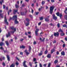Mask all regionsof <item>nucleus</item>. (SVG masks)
<instances>
[{
	"instance_id": "obj_1",
	"label": "nucleus",
	"mask_w": 67,
	"mask_h": 67,
	"mask_svg": "<svg viewBox=\"0 0 67 67\" xmlns=\"http://www.w3.org/2000/svg\"><path fill=\"white\" fill-rule=\"evenodd\" d=\"M17 16L16 15H15L13 16V20H15V24H18V23H19V21H17Z\"/></svg>"
},
{
	"instance_id": "obj_2",
	"label": "nucleus",
	"mask_w": 67,
	"mask_h": 67,
	"mask_svg": "<svg viewBox=\"0 0 67 67\" xmlns=\"http://www.w3.org/2000/svg\"><path fill=\"white\" fill-rule=\"evenodd\" d=\"M54 6H52L50 7V14H52V13H53V10L54 9Z\"/></svg>"
},
{
	"instance_id": "obj_3",
	"label": "nucleus",
	"mask_w": 67,
	"mask_h": 67,
	"mask_svg": "<svg viewBox=\"0 0 67 67\" xmlns=\"http://www.w3.org/2000/svg\"><path fill=\"white\" fill-rule=\"evenodd\" d=\"M4 22L7 25H8V22L7 21V19L6 16H5Z\"/></svg>"
},
{
	"instance_id": "obj_4",
	"label": "nucleus",
	"mask_w": 67,
	"mask_h": 67,
	"mask_svg": "<svg viewBox=\"0 0 67 67\" xmlns=\"http://www.w3.org/2000/svg\"><path fill=\"white\" fill-rule=\"evenodd\" d=\"M52 16H53V20H56L57 19V17L55 16V15L54 14H53L52 15Z\"/></svg>"
},
{
	"instance_id": "obj_5",
	"label": "nucleus",
	"mask_w": 67,
	"mask_h": 67,
	"mask_svg": "<svg viewBox=\"0 0 67 67\" xmlns=\"http://www.w3.org/2000/svg\"><path fill=\"white\" fill-rule=\"evenodd\" d=\"M11 29L12 30H14V31L12 32V33H14V32L16 31V28H14V27H11Z\"/></svg>"
},
{
	"instance_id": "obj_6",
	"label": "nucleus",
	"mask_w": 67,
	"mask_h": 67,
	"mask_svg": "<svg viewBox=\"0 0 67 67\" xmlns=\"http://www.w3.org/2000/svg\"><path fill=\"white\" fill-rule=\"evenodd\" d=\"M59 33L58 32H57V33H54V35L55 36H57V37H58V36H59Z\"/></svg>"
},
{
	"instance_id": "obj_7",
	"label": "nucleus",
	"mask_w": 67,
	"mask_h": 67,
	"mask_svg": "<svg viewBox=\"0 0 67 67\" xmlns=\"http://www.w3.org/2000/svg\"><path fill=\"white\" fill-rule=\"evenodd\" d=\"M25 63H26V61H25L23 63V66H24V67H27V65H26Z\"/></svg>"
},
{
	"instance_id": "obj_8",
	"label": "nucleus",
	"mask_w": 67,
	"mask_h": 67,
	"mask_svg": "<svg viewBox=\"0 0 67 67\" xmlns=\"http://www.w3.org/2000/svg\"><path fill=\"white\" fill-rule=\"evenodd\" d=\"M24 52L26 53V54L27 55H28L30 54V53L31 52H28L27 50H26L24 51Z\"/></svg>"
},
{
	"instance_id": "obj_9",
	"label": "nucleus",
	"mask_w": 67,
	"mask_h": 67,
	"mask_svg": "<svg viewBox=\"0 0 67 67\" xmlns=\"http://www.w3.org/2000/svg\"><path fill=\"white\" fill-rule=\"evenodd\" d=\"M2 11V10H0V16H1L2 18H3V16L2 15V14H1Z\"/></svg>"
},
{
	"instance_id": "obj_10",
	"label": "nucleus",
	"mask_w": 67,
	"mask_h": 67,
	"mask_svg": "<svg viewBox=\"0 0 67 67\" xmlns=\"http://www.w3.org/2000/svg\"><path fill=\"white\" fill-rule=\"evenodd\" d=\"M17 12H18V10H15L14 9L13 10V12L14 14H15Z\"/></svg>"
},
{
	"instance_id": "obj_11",
	"label": "nucleus",
	"mask_w": 67,
	"mask_h": 67,
	"mask_svg": "<svg viewBox=\"0 0 67 67\" xmlns=\"http://www.w3.org/2000/svg\"><path fill=\"white\" fill-rule=\"evenodd\" d=\"M6 37H9V36H10V33H9V32H8V34H6Z\"/></svg>"
},
{
	"instance_id": "obj_12",
	"label": "nucleus",
	"mask_w": 67,
	"mask_h": 67,
	"mask_svg": "<svg viewBox=\"0 0 67 67\" xmlns=\"http://www.w3.org/2000/svg\"><path fill=\"white\" fill-rule=\"evenodd\" d=\"M61 54L62 55L64 56L65 55V52L63 51L61 52Z\"/></svg>"
},
{
	"instance_id": "obj_13",
	"label": "nucleus",
	"mask_w": 67,
	"mask_h": 67,
	"mask_svg": "<svg viewBox=\"0 0 67 67\" xmlns=\"http://www.w3.org/2000/svg\"><path fill=\"white\" fill-rule=\"evenodd\" d=\"M2 59H3V60L5 59V57H2L0 58V60L1 61H2Z\"/></svg>"
},
{
	"instance_id": "obj_14",
	"label": "nucleus",
	"mask_w": 67,
	"mask_h": 67,
	"mask_svg": "<svg viewBox=\"0 0 67 67\" xmlns=\"http://www.w3.org/2000/svg\"><path fill=\"white\" fill-rule=\"evenodd\" d=\"M7 58L8 60V61H10V57H9V55H7Z\"/></svg>"
},
{
	"instance_id": "obj_15",
	"label": "nucleus",
	"mask_w": 67,
	"mask_h": 67,
	"mask_svg": "<svg viewBox=\"0 0 67 67\" xmlns=\"http://www.w3.org/2000/svg\"><path fill=\"white\" fill-rule=\"evenodd\" d=\"M45 20L46 22H48V21H49V19L48 18H46L45 19Z\"/></svg>"
},
{
	"instance_id": "obj_16",
	"label": "nucleus",
	"mask_w": 67,
	"mask_h": 67,
	"mask_svg": "<svg viewBox=\"0 0 67 67\" xmlns=\"http://www.w3.org/2000/svg\"><path fill=\"white\" fill-rule=\"evenodd\" d=\"M55 49H52L51 50V53H53V52H55Z\"/></svg>"
},
{
	"instance_id": "obj_17",
	"label": "nucleus",
	"mask_w": 67,
	"mask_h": 67,
	"mask_svg": "<svg viewBox=\"0 0 67 67\" xmlns=\"http://www.w3.org/2000/svg\"><path fill=\"white\" fill-rule=\"evenodd\" d=\"M59 32H61V33H63V30L61 29H60L59 30Z\"/></svg>"
},
{
	"instance_id": "obj_18",
	"label": "nucleus",
	"mask_w": 67,
	"mask_h": 67,
	"mask_svg": "<svg viewBox=\"0 0 67 67\" xmlns=\"http://www.w3.org/2000/svg\"><path fill=\"white\" fill-rule=\"evenodd\" d=\"M25 48V46H22L20 47V48Z\"/></svg>"
},
{
	"instance_id": "obj_19",
	"label": "nucleus",
	"mask_w": 67,
	"mask_h": 67,
	"mask_svg": "<svg viewBox=\"0 0 67 67\" xmlns=\"http://www.w3.org/2000/svg\"><path fill=\"white\" fill-rule=\"evenodd\" d=\"M11 12H12V10H11V9H10V10L8 12V15H9V14L10 13H11Z\"/></svg>"
},
{
	"instance_id": "obj_20",
	"label": "nucleus",
	"mask_w": 67,
	"mask_h": 67,
	"mask_svg": "<svg viewBox=\"0 0 67 67\" xmlns=\"http://www.w3.org/2000/svg\"><path fill=\"white\" fill-rule=\"evenodd\" d=\"M29 52H31V46H29Z\"/></svg>"
},
{
	"instance_id": "obj_21",
	"label": "nucleus",
	"mask_w": 67,
	"mask_h": 67,
	"mask_svg": "<svg viewBox=\"0 0 67 67\" xmlns=\"http://www.w3.org/2000/svg\"><path fill=\"white\" fill-rule=\"evenodd\" d=\"M48 58H51V55L50 54H48V55L47 56Z\"/></svg>"
},
{
	"instance_id": "obj_22",
	"label": "nucleus",
	"mask_w": 67,
	"mask_h": 67,
	"mask_svg": "<svg viewBox=\"0 0 67 67\" xmlns=\"http://www.w3.org/2000/svg\"><path fill=\"white\" fill-rule=\"evenodd\" d=\"M15 7L16 8H19V6L17 4H16L15 5Z\"/></svg>"
},
{
	"instance_id": "obj_23",
	"label": "nucleus",
	"mask_w": 67,
	"mask_h": 67,
	"mask_svg": "<svg viewBox=\"0 0 67 67\" xmlns=\"http://www.w3.org/2000/svg\"><path fill=\"white\" fill-rule=\"evenodd\" d=\"M26 20L27 22H29L30 21V20L29 18H27L26 19Z\"/></svg>"
},
{
	"instance_id": "obj_24",
	"label": "nucleus",
	"mask_w": 67,
	"mask_h": 67,
	"mask_svg": "<svg viewBox=\"0 0 67 67\" xmlns=\"http://www.w3.org/2000/svg\"><path fill=\"white\" fill-rule=\"evenodd\" d=\"M15 65H14V64H12L10 66V67H14Z\"/></svg>"
},
{
	"instance_id": "obj_25",
	"label": "nucleus",
	"mask_w": 67,
	"mask_h": 67,
	"mask_svg": "<svg viewBox=\"0 0 67 67\" xmlns=\"http://www.w3.org/2000/svg\"><path fill=\"white\" fill-rule=\"evenodd\" d=\"M4 2H3V0H2L1 1H0V3H1V5L2 4V3H3Z\"/></svg>"
},
{
	"instance_id": "obj_26",
	"label": "nucleus",
	"mask_w": 67,
	"mask_h": 67,
	"mask_svg": "<svg viewBox=\"0 0 67 67\" xmlns=\"http://www.w3.org/2000/svg\"><path fill=\"white\" fill-rule=\"evenodd\" d=\"M43 18L44 17H41L40 18V20H43Z\"/></svg>"
},
{
	"instance_id": "obj_27",
	"label": "nucleus",
	"mask_w": 67,
	"mask_h": 67,
	"mask_svg": "<svg viewBox=\"0 0 67 67\" xmlns=\"http://www.w3.org/2000/svg\"><path fill=\"white\" fill-rule=\"evenodd\" d=\"M59 16L60 18V19H62V17L63 16V15H62V13L60 14V15H59Z\"/></svg>"
},
{
	"instance_id": "obj_28",
	"label": "nucleus",
	"mask_w": 67,
	"mask_h": 67,
	"mask_svg": "<svg viewBox=\"0 0 67 67\" xmlns=\"http://www.w3.org/2000/svg\"><path fill=\"white\" fill-rule=\"evenodd\" d=\"M26 13H24L23 12L21 13V14L22 15H25V14Z\"/></svg>"
},
{
	"instance_id": "obj_29",
	"label": "nucleus",
	"mask_w": 67,
	"mask_h": 67,
	"mask_svg": "<svg viewBox=\"0 0 67 67\" xmlns=\"http://www.w3.org/2000/svg\"><path fill=\"white\" fill-rule=\"evenodd\" d=\"M42 55V51H41V53H39L38 55L39 56H41Z\"/></svg>"
},
{
	"instance_id": "obj_30",
	"label": "nucleus",
	"mask_w": 67,
	"mask_h": 67,
	"mask_svg": "<svg viewBox=\"0 0 67 67\" xmlns=\"http://www.w3.org/2000/svg\"><path fill=\"white\" fill-rule=\"evenodd\" d=\"M58 62V60H56L54 62V64H57V63Z\"/></svg>"
},
{
	"instance_id": "obj_31",
	"label": "nucleus",
	"mask_w": 67,
	"mask_h": 67,
	"mask_svg": "<svg viewBox=\"0 0 67 67\" xmlns=\"http://www.w3.org/2000/svg\"><path fill=\"white\" fill-rule=\"evenodd\" d=\"M30 24V23L29 22L27 23H26V26H27L29 25V24Z\"/></svg>"
},
{
	"instance_id": "obj_32",
	"label": "nucleus",
	"mask_w": 67,
	"mask_h": 67,
	"mask_svg": "<svg viewBox=\"0 0 67 67\" xmlns=\"http://www.w3.org/2000/svg\"><path fill=\"white\" fill-rule=\"evenodd\" d=\"M63 27H67V25H66V24H64L63 25Z\"/></svg>"
},
{
	"instance_id": "obj_33",
	"label": "nucleus",
	"mask_w": 67,
	"mask_h": 67,
	"mask_svg": "<svg viewBox=\"0 0 67 67\" xmlns=\"http://www.w3.org/2000/svg\"><path fill=\"white\" fill-rule=\"evenodd\" d=\"M64 35H65V34H64V33L63 32H62L60 34V35L61 36H64Z\"/></svg>"
},
{
	"instance_id": "obj_34",
	"label": "nucleus",
	"mask_w": 67,
	"mask_h": 67,
	"mask_svg": "<svg viewBox=\"0 0 67 67\" xmlns=\"http://www.w3.org/2000/svg\"><path fill=\"white\" fill-rule=\"evenodd\" d=\"M3 43L1 42L0 43V46H2L3 45H4Z\"/></svg>"
},
{
	"instance_id": "obj_35",
	"label": "nucleus",
	"mask_w": 67,
	"mask_h": 67,
	"mask_svg": "<svg viewBox=\"0 0 67 67\" xmlns=\"http://www.w3.org/2000/svg\"><path fill=\"white\" fill-rule=\"evenodd\" d=\"M5 42L7 46H9V43H8V41H6Z\"/></svg>"
},
{
	"instance_id": "obj_36",
	"label": "nucleus",
	"mask_w": 67,
	"mask_h": 67,
	"mask_svg": "<svg viewBox=\"0 0 67 67\" xmlns=\"http://www.w3.org/2000/svg\"><path fill=\"white\" fill-rule=\"evenodd\" d=\"M16 65V66H18V65H19V62H16L15 63Z\"/></svg>"
},
{
	"instance_id": "obj_37",
	"label": "nucleus",
	"mask_w": 67,
	"mask_h": 67,
	"mask_svg": "<svg viewBox=\"0 0 67 67\" xmlns=\"http://www.w3.org/2000/svg\"><path fill=\"white\" fill-rule=\"evenodd\" d=\"M51 63H49L48 64L47 67H50V66H51Z\"/></svg>"
},
{
	"instance_id": "obj_38",
	"label": "nucleus",
	"mask_w": 67,
	"mask_h": 67,
	"mask_svg": "<svg viewBox=\"0 0 67 67\" xmlns=\"http://www.w3.org/2000/svg\"><path fill=\"white\" fill-rule=\"evenodd\" d=\"M56 14H57V16H59V12H57V13H56Z\"/></svg>"
},
{
	"instance_id": "obj_39",
	"label": "nucleus",
	"mask_w": 67,
	"mask_h": 67,
	"mask_svg": "<svg viewBox=\"0 0 67 67\" xmlns=\"http://www.w3.org/2000/svg\"><path fill=\"white\" fill-rule=\"evenodd\" d=\"M37 31H35V34L36 35V36H37V35L38 34L37 33Z\"/></svg>"
},
{
	"instance_id": "obj_40",
	"label": "nucleus",
	"mask_w": 67,
	"mask_h": 67,
	"mask_svg": "<svg viewBox=\"0 0 67 67\" xmlns=\"http://www.w3.org/2000/svg\"><path fill=\"white\" fill-rule=\"evenodd\" d=\"M10 18L9 19V21H11V20L12 19L13 20V18H12L11 17H10Z\"/></svg>"
},
{
	"instance_id": "obj_41",
	"label": "nucleus",
	"mask_w": 67,
	"mask_h": 67,
	"mask_svg": "<svg viewBox=\"0 0 67 67\" xmlns=\"http://www.w3.org/2000/svg\"><path fill=\"white\" fill-rule=\"evenodd\" d=\"M57 26L58 27H60V25L59 23H58L57 24Z\"/></svg>"
},
{
	"instance_id": "obj_42",
	"label": "nucleus",
	"mask_w": 67,
	"mask_h": 67,
	"mask_svg": "<svg viewBox=\"0 0 67 67\" xmlns=\"http://www.w3.org/2000/svg\"><path fill=\"white\" fill-rule=\"evenodd\" d=\"M45 38H43V40H41V41L42 42H44V41H45Z\"/></svg>"
},
{
	"instance_id": "obj_43",
	"label": "nucleus",
	"mask_w": 67,
	"mask_h": 67,
	"mask_svg": "<svg viewBox=\"0 0 67 67\" xmlns=\"http://www.w3.org/2000/svg\"><path fill=\"white\" fill-rule=\"evenodd\" d=\"M65 19H66V20H67V15H65Z\"/></svg>"
},
{
	"instance_id": "obj_44",
	"label": "nucleus",
	"mask_w": 67,
	"mask_h": 67,
	"mask_svg": "<svg viewBox=\"0 0 67 67\" xmlns=\"http://www.w3.org/2000/svg\"><path fill=\"white\" fill-rule=\"evenodd\" d=\"M23 40H24V39L21 38L20 39V41L21 42H22Z\"/></svg>"
},
{
	"instance_id": "obj_45",
	"label": "nucleus",
	"mask_w": 67,
	"mask_h": 67,
	"mask_svg": "<svg viewBox=\"0 0 67 67\" xmlns=\"http://www.w3.org/2000/svg\"><path fill=\"white\" fill-rule=\"evenodd\" d=\"M2 65H3V66H5V63H4L3 62L2 63Z\"/></svg>"
},
{
	"instance_id": "obj_46",
	"label": "nucleus",
	"mask_w": 67,
	"mask_h": 67,
	"mask_svg": "<svg viewBox=\"0 0 67 67\" xmlns=\"http://www.w3.org/2000/svg\"><path fill=\"white\" fill-rule=\"evenodd\" d=\"M64 12L65 13V14H67V10H65L64 11Z\"/></svg>"
},
{
	"instance_id": "obj_47",
	"label": "nucleus",
	"mask_w": 67,
	"mask_h": 67,
	"mask_svg": "<svg viewBox=\"0 0 67 67\" xmlns=\"http://www.w3.org/2000/svg\"><path fill=\"white\" fill-rule=\"evenodd\" d=\"M36 58H34L33 61L34 62H35V61H36Z\"/></svg>"
},
{
	"instance_id": "obj_48",
	"label": "nucleus",
	"mask_w": 67,
	"mask_h": 67,
	"mask_svg": "<svg viewBox=\"0 0 67 67\" xmlns=\"http://www.w3.org/2000/svg\"><path fill=\"white\" fill-rule=\"evenodd\" d=\"M29 65L30 66H32V63H31L30 62H29Z\"/></svg>"
},
{
	"instance_id": "obj_49",
	"label": "nucleus",
	"mask_w": 67,
	"mask_h": 67,
	"mask_svg": "<svg viewBox=\"0 0 67 67\" xmlns=\"http://www.w3.org/2000/svg\"><path fill=\"white\" fill-rule=\"evenodd\" d=\"M40 67H43V66H42V64H41V63L40 64Z\"/></svg>"
},
{
	"instance_id": "obj_50",
	"label": "nucleus",
	"mask_w": 67,
	"mask_h": 67,
	"mask_svg": "<svg viewBox=\"0 0 67 67\" xmlns=\"http://www.w3.org/2000/svg\"><path fill=\"white\" fill-rule=\"evenodd\" d=\"M39 31V29H36V30L35 31H36L37 32H38V31Z\"/></svg>"
},
{
	"instance_id": "obj_51",
	"label": "nucleus",
	"mask_w": 67,
	"mask_h": 67,
	"mask_svg": "<svg viewBox=\"0 0 67 67\" xmlns=\"http://www.w3.org/2000/svg\"><path fill=\"white\" fill-rule=\"evenodd\" d=\"M44 3H45V2H44V1H43L42 2V5H43V4H44Z\"/></svg>"
},
{
	"instance_id": "obj_52",
	"label": "nucleus",
	"mask_w": 67,
	"mask_h": 67,
	"mask_svg": "<svg viewBox=\"0 0 67 67\" xmlns=\"http://www.w3.org/2000/svg\"><path fill=\"white\" fill-rule=\"evenodd\" d=\"M48 52V51L46 50V51L45 52V54H47V52Z\"/></svg>"
},
{
	"instance_id": "obj_53",
	"label": "nucleus",
	"mask_w": 67,
	"mask_h": 67,
	"mask_svg": "<svg viewBox=\"0 0 67 67\" xmlns=\"http://www.w3.org/2000/svg\"><path fill=\"white\" fill-rule=\"evenodd\" d=\"M0 49H2V50H3V49H4V48H3V47H0Z\"/></svg>"
},
{
	"instance_id": "obj_54",
	"label": "nucleus",
	"mask_w": 67,
	"mask_h": 67,
	"mask_svg": "<svg viewBox=\"0 0 67 67\" xmlns=\"http://www.w3.org/2000/svg\"><path fill=\"white\" fill-rule=\"evenodd\" d=\"M20 54L21 55H23V52H21L20 53Z\"/></svg>"
},
{
	"instance_id": "obj_55",
	"label": "nucleus",
	"mask_w": 67,
	"mask_h": 67,
	"mask_svg": "<svg viewBox=\"0 0 67 67\" xmlns=\"http://www.w3.org/2000/svg\"><path fill=\"white\" fill-rule=\"evenodd\" d=\"M36 44V42L34 41V45H35Z\"/></svg>"
},
{
	"instance_id": "obj_56",
	"label": "nucleus",
	"mask_w": 67,
	"mask_h": 67,
	"mask_svg": "<svg viewBox=\"0 0 67 67\" xmlns=\"http://www.w3.org/2000/svg\"><path fill=\"white\" fill-rule=\"evenodd\" d=\"M39 13V12H37L36 13V15H38V14Z\"/></svg>"
},
{
	"instance_id": "obj_57",
	"label": "nucleus",
	"mask_w": 67,
	"mask_h": 67,
	"mask_svg": "<svg viewBox=\"0 0 67 67\" xmlns=\"http://www.w3.org/2000/svg\"><path fill=\"white\" fill-rule=\"evenodd\" d=\"M56 40H54V41L53 42V44L55 43H56Z\"/></svg>"
},
{
	"instance_id": "obj_58",
	"label": "nucleus",
	"mask_w": 67,
	"mask_h": 67,
	"mask_svg": "<svg viewBox=\"0 0 67 67\" xmlns=\"http://www.w3.org/2000/svg\"><path fill=\"white\" fill-rule=\"evenodd\" d=\"M50 38H53V35H52L50 37Z\"/></svg>"
},
{
	"instance_id": "obj_59",
	"label": "nucleus",
	"mask_w": 67,
	"mask_h": 67,
	"mask_svg": "<svg viewBox=\"0 0 67 67\" xmlns=\"http://www.w3.org/2000/svg\"><path fill=\"white\" fill-rule=\"evenodd\" d=\"M5 6L4 5H3V9H5Z\"/></svg>"
},
{
	"instance_id": "obj_60",
	"label": "nucleus",
	"mask_w": 67,
	"mask_h": 67,
	"mask_svg": "<svg viewBox=\"0 0 67 67\" xmlns=\"http://www.w3.org/2000/svg\"><path fill=\"white\" fill-rule=\"evenodd\" d=\"M51 1L52 2H55L54 0H51Z\"/></svg>"
},
{
	"instance_id": "obj_61",
	"label": "nucleus",
	"mask_w": 67,
	"mask_h": 67,
	"mask_svg": "<svg viewBox=\"0 0 67 67\" xmlns=\"http://www.w3.org/2000/svg\"><path fill=\"white\" fill-rule=\"evenodd\" d=\"M63 47H64L65 46V44H63Z\"/></svg>"
},
{
	"instance_id": "obj_62",
	"label": "nucleus",
	"mask_w": 67,
	"mask_h": 67,
	"mask_svg": "<svg viewBox=\"0 0 67 67\" xmlns=\"http://www.w3.org/2000/svg\"><path fill=\"white\" fill-rule=\"evenodd\" d=\"M32 11H31V12L32 13H33V12H34V10H33L32 9H31Z\"/></svg>"
},
{
	"instance_id": "obj_63",
	"label": "nucleus",
	"mask_w": 67,
	"mask_h": 67,
	"mask_svg": "<svg viewBox=\"0 0 67 67\" xmlns=\"http://www.w3.org/2000/svg\"><path fill=\"white\" fill-rule=\"evenodd\" d=\"M34 5V3L32 4L31 5L32 7H33Z\"/></svg>"
},
{
	"instance_id": "obj_64",
	"label": "nucleus",
	"mask_w": 67,
	"mask_h": 67,
	"mask_svg": "<svg viewBox=\"0 0 67 67\" xmlns=\"http://www.w3.org/2000/svg\"><path fill=\"white\" fill-rule=\"evenodd\" d=\"M65 40L66 41H67V37H65Z\"/></svg>"
}]
</instances>
